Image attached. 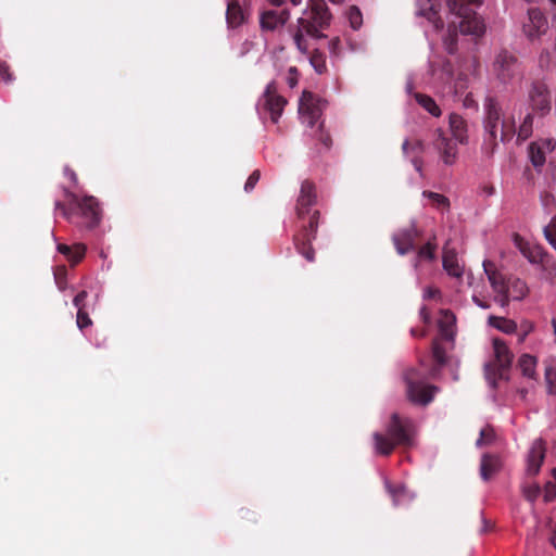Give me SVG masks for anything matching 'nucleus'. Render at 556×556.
Here are the masks:
<instances>
[{
    "instance_id": "1",
    "label": "nucleus",
    "mask_w": 556,
    "mask_h": 556,
    "mask_svg": "<svg viewBox=\"0 0 556 556\" xmlns=\"http://www.w3.org/2000/svg\"><path fill=\"white\" fill-rule=\"evenodd\" d=\"M441 1L442 0H416L417 15L426 17L435 30L444 26V22L439 14ZM444 1L447 8V34L443 38V43L446 51L453 54L456 51L458 34L480 37L484 33V24L475 12V9L481 4L482 0Z\"/></svg>"
},
{
    "instance_id": "2",
    "label": "nucleus",
    "mask_w": 556,
    "mask_h": 556,
    "mask_svg": "<svg viewBox=\"0 0 556 556\" xmlns=\"http://www.w3.org/2000/svg\"><path fill=\"white\" fill-rule=\"evenodd\" d=\"M331 14L324 0L313 2L302 16L298 18L292 38L296 49L308 56L309 64L317 74L327 72L326 55L318 50L309 54V45L306 37L323 38L320 30L330 23Z\"/></svg>"
},
{
    "instance_id": "3",
    "label": "nucleus",
    "mask_w": 556,
    "mask_h": 556,
    "mask_svg": "<svg viewBox=\"0 0 556 556\" xmlns=\"http://www.w3.org/2000/svg\"><path fill=\"white\" fill-rule=\"evenodd\" d=\"M483 128L485 132L483 150L492 155L501 142L509 140L516 132L514 123L504 119L500 103L488 97L483 103Z\"/></svg>"
},
{
    "instance_id": "4",
    "label": "nucleus",
    "mask_w": 556,
    "mask_h": 556,
    "mask_svg": "<svg viewBox=\"0 0 556 556\" xmlns=\"http://www.w3.org/2000/svg\"><path fill=\"white\" fill-rule=\"evenodd\" d=\"M415 431V424L412 419H402L397 414H392L387 426V435L379 432L372 434L376 454L388 456L396 445H413Z\"/></svg>"
},
{
    "instance_id": "5",
    "label": "nucleus",
    "mask_w": 556,
    "mask_h": 556,
    "mask_svg": "<svg viewBox=\"0 0 556 556\" xmlns=\"http://www.w3.org/2000/svg\"><path fill=\"white\" fill-rule=\"evenodd\" d=\"M286 104L287 100L277 92L276 83L270 81L256 103V111L261 118L269 116L273 123H277Z\"/></svg>"
},
{
    "instance_id": "6",
    "label": "nucleus",
    "mask_w": 556,
    "mask_h": 556,
    "mask_svg": "<svg viewBox=\"0 0 556 556\" xmlns=\"http://www.w3.org/2000/svg\"><path fill=\"white\" fill-rule=\"evenodd\" d=\"M420 377L419 371L414 368L405 371L404 379L407 386V396L413 403L427 405L433 400L438 388L422 384L419 381Z\"/></svg>"
},
{
    "instance_id": "7",
    "label": "nucleus",
    "mask_w": 556,
    "mask_h": 556,
    "mask_svg": "<svg viewBox=\"0 0 556 556\" xmlns=\"http://www.w3.org/2000/svg\"><path fill=\"white\" fill-rule=\"evenodd\" d=\"M492 71L502 84H509L521 75L520 65L516 56L505 50L496 54Z\"/></svg>"
},
{
    "instance_id": "8",
    "label": "nucleus",
    "mask_w": 556,
    "mask_h": 556,
    "mask_svg": "<svg viewBox=\"0 0 556 556\" xmlns=\"http://www.w3.org/2000/svg\"><path fill=\"white\" fill-rule=\"evenodd\" d=\"M326 101L317 98L309 91H303L299 101V114L304 124L308 127H314L320 118Z\"/></svg>"
},
{
    "instance_id": "9",
    "label": "nucleus",
    "mask_w": 556,
    "mask_h": 556,
    "mask_svg": "<svg viewBox=\"0 0 556 556\" xmlns=\"http://www.w3.org/2000/svg\"><path fill=\"white\" fill-rule=\"evenodd\" d=\"M319 212L314 211L308 220V225L304 226L302 232L294 237V245L300 254H302L308 262L315 260V252L309 245L312 240L316 238Z\"/></svg>"
},
{
    "instance_id": "10",
    "label": "nucleus",
    "mask_w": 556,
    "mask_h": 556,
    "mask_svg": "<svg viewBox=\"0 0 556 556\" xmlns=\"http://www.w3.org/2000/svg\"><path fill=\"white\" fill-rule=\"evenodd\" d=\"M432 144L439 152L442 162L445 165H453L457 159V146L453 142L441 128L433 132Z\"/></svg>"
},
{
    "instance_id": "11",
    "label": "nucleus",
    "mask_w": 556,
    "mask_h": 556,
    "mask_svg": "<svg viewBox=\"0 0 556 556\" xmlns=\"http://www.w3.org/2000/svg\"><path fill=\"white\" fill-rule=\"evenodd\" d=\"M529 100L532 110L541 115L547 114L552 109V99L547 86L542 81H535L529 90Z\"/></svg>"
},
{
    "instance_id": "12",
    "label": "nucleus",
    "mask_w": 556,
    "mask_h": 556,
    "mask_svg": "<svg viewBox=\"0 0 556 556\" xmlns=\"http://www.w3.org/2000/svg\"><path fill=\"white\" fill-rule=\"evenodd\" d=\"M555 147L556 140L552 138L539 139L530 143L528 148L529 159L538 170H541L544 166L547 154L551 153Z\"/></svg>"
},
{
    "instance_id": "13",
    "label": "nucleus",
    "mask_w": 556,
    "mask_h": 556,
    "mask_svg": "<svg viewBox=\"0 0 556 556\" xmlns=\"http://www.w3.org/2000/svg\"><path fill=\"white\" fill-rule=\"evenodd\" d=\"M483 269L493 291L496 293L495 301L502 307L507 306V282L504 277L495 270L493 264L489 261L483 262Z\"/></svg>"
},
{
    "instance_id": "14",
    "label": "nucleus",
    "mask_w": 556,
    "mask_h": 556,
    "mask_svg": "<svg viewBox=\"0 0 556 556\" xmlns=\"http://www.w3.org/2000/svg\"><path fill=\"white\" fill-rule=\"evenodd\" d=\"M419 237V231L416 228L415 224H412L409 227L400 229L394 232L392 236V240L396 252L400 255H405L408 252L415 249V240Z\"/></svg>"
},
{
    "instance_id": "15",
    "label": "nucleus",
    "mask_w": 556,
    "mask_h": 556,
    "mask_svg": "<svg viewBox=\"0 0 556 556\" xmlns=\"http://www.w3.org/2000/svg\"><path fill=\"white\" fill-rule=\"evenodd\" d=\"M316 203V192L314 185L308 181L304 180L301 185L300 194L296 201V215L300 219H303L306 215H309V217L313 215L311 214V206H313Z\"/></svg>"
},
{
    "instance_id": "16",
    "label": "nucleus",
    "mask_w": 556,
    "mask_h": 556,
    "mask_svg": "<svg viewBox=\"0 0 556 556\" xmlns=\"http://www.w3.org/2000/svg\"><path fill=\"white\" fill-rule=\"evenodd\" d=\"M547 20L539 9L528 10V21L523 23V31L530 39H534L546 31Z\"/></svg>"
},
{
    "instance_id": "17",
    "label": "nucleus",
    "mask_w": 556,
    "mask_h": 556,
    "mask_svg": "<svg viewBox=\"0 0 556 556\" xmlns=\"http://www.w3.org/2000/svg\"><path fill=\"white\" fill-rule=\"evenodd\" d=\"M515 244L520 253L533 265H541L547 255L541 245L527 241L521 237L515 238Z\"/></svg>"
},
{
    "instance_id": "18",
    "label": "nucleus",
    "mask_w": 556,
    "mask_h": 556,
    "mask_svg": "<svg viewBox=\"0 0 556 556\" xmlns=\"http://www.w3.org/2000/svg\"><path fill=\"white\" fill-rule=\"evenodd\" d=\"M545 457V445L541 439H536L531 444L527 455V473L535 476L541 468Z\"/></svg>"
},
{
    "instance_id": "19",
    "label": "nucleus",
    "mask_w": 556,
    "mask_h": 556,
    "mask_svg": "<svg viewBox=\"0 0 556 556\" xmlns=\"http://www.w3.org/2000/svg\"><path fill=\"white\" fill-rule=\"evenodd\" d=\"M290 13L287 10L276 11L269 10L262 13L260 23L261 27L265 30H275L276 28L283 26L289 20Z\"/></svg>"
},
{
    "instance_id": "20",
    "label": "nucleus",
    "mask_w": 556,
    "mask_h": 556,
    "mask_svg": "<svg viewBox=\"0 0 556 556\" xmlns=\"http://www.w3.org/2000/svg\"><path fill=\"white\" fill-rule=\"evenodd\" d=\"M443 268L450 276L459 278L464 273V265L460 264L455 251L446 244L443 249Z\"/></svg>"
},
{
    "instance_id": "21",
    "label": "nucleus",
    "mask_w": 556,
    "mask_h": 556,
    "mask_svg": "<svg viewBox=\"0 0 556 556\" xmlns=\"http://www.w3.org/2000/svg\"><path fill=\"white\" fill-rule=\"evenodd\" d=\"M448 125L453 138L460 144L468 142V127L466 121L458 114L452 113L448 117Z\"/></svg>"
},
{
    "instance_id": "22",
    "label": "nucleus",
    "mask_w": 556,
    "mask_h": 556,
    "mask_svg": "<svg viewBox=\"0 0 556 556\" xmlns=\"http://www.w3.org/2000/svg\"><path fill=\"white\" fill-rule=\"evenodd\" d=\"M83 215L88 219V226L94 227L100 222V207L93 197H86L78 203Z\"/></svg>"
},
{
    "instance_id": "23",
    "label": "nucleus",
    "mask_w": 556,
    "mask_h": 556,
    "mask_svg": "<svg viewBox=\"0 0 556 556\" xmlns=\"http://www.w3.org/2000/svg\"><path fill=\"white\" fill-rule=\"evenodd\" d=\"M384 486L392 497L394 506H405L414 500V494L402 484L394 486L386 479Z\"/></svg>"
},
{
    "instance_id": "24",
    "label": "nucleus",
    "mask_w": 556,
    "mask_h": 556,
    "mask_svg": "<svg viewBox=\"0 0 556 556\" xmlns=\"http://www.w3.org/2000/svg\"><path fill=\"white\" fill-rule=\"evenodd\" d=\"M492 344L497 366L502 369L508 368L513 362V353L506 342L494 338Z\"/></svg>"
},
{
    "instance_id": "25",
    "label": "nucleus",
    "mask_w": 556,
    "mask_h": 556,
    "mask_svg": "<svg viewBox=\"0 0 556 556\" xmlns=\"http://www.w3.org/2000/svg\"><path fill=\"white\" fill-rule=\"evenodd\" d=\"M455 316L450 311H441L439 319V330L443 339L453 341L455 336L454 325Z\"/></svg>"
},
{
    "instance_id": "26",
    "label": "nucleus",
    "mask_w": 556,
    "mask_h": 556,
    "mask_svg": "<svg viewBox=\"0 0 556 556\" xmlns=\"http://www.w3.org/2000/svg\"><path fill=\"white\" fill-rule=\"evenodd\" d=\"M402 150H403V153L406 155H408L409 152H413L415 154L414 157L412 159V163L414 165V168L419 174H421L422 161L418 155L421 154L425 150L424 142L421 140H417L413 144H410L408 139H405L402 144Z\"/></svg>"
},
{
    "instance_id": "27",
    "label": "nucleus",
    "mask_w": 556,
    "mask_h": 556,
    "mask_svg": "<svg viewBox=\"0 0 556 556\" xmlns=\"http://www.w3.org/2000/svg\"><path fill=\"white\" fill-rule=\"evenodd\" d=\"M244 16L236 0L227 1L226 21L229 27L236 28L243 23Z\"/></svg>"
},
{
    "instance_id": "28",
    "label": "nucleus",
    "mask_w": 556,
    "mask_h": 556,
    "mask_svg": "<svg viewBox=\"0 0 556 556\" xmlns=\"http://www.w3.org/2000/svg\"><path fill=\"white\" fill-rule=\"evenodd\" d=\"M528 293L526 282L520 279H514L507 282V304L510 300L520 301Z\"/></svg>"
},
{
    "instance_id": "29",
    "label": "nucleus",
    "mask_w": 556,
    "mask_h": 556,
    "mask_svg": "<svg viewBox=\"0 0 556 556\" xmlns=\"http://www.w3.org/2000/svg\"><path fill=\"white\" fill-rule=\"evenodd\" d=\"M415 100L417 103L425 109L429 114H431L434 117L441 116L442 112L437 102L429 96L415 92L413 93Z\"/></svg>"
},
{
    "instance_id": "30",
    "label": "nucleus",
    "mask_w": 556,
    "mask_h": 556,
    "mask_svg": "<svg viewBox=\"0 0 556 556\" xmlns=\"http://www.w3.org/2000/svg\"><path fill=\"white\" fill-rule=\"evenodd\" d=\"M500 463L497 457L483 455L480 464V475L483 480H489L491 476L498 469Z\"/></svg>"
},
{
    "instance_id": "31",
    "label": "nucleus",
    "mask_w": 556,
    "mask_h": 556,
    "mask_svg": "<svg viewBox=\"0 0 556 556\" xmlns=\"http://www.w3.org/2000/svg\"><path fill=\"white\" fill-rule=\"evenodd\" d=\"M519 368L525 377L533 379L535 377L536 359L530 354H523L518 362Z\"/></svg>"
},
{
    "instance_id": "32",
    "label": "nucleus",
    "mask_w": 556,
    "mask_h": 556,
    "mask_svg": "<svg viewBox=\"0 0 556 556\" xmlns=\"http://www.w3.org/2000/svg\"><path fill=\"white\" fill-rule=\"evenodd\" d=\"M489 323L493 327L507 334H511L517 330V324L514 320L504 317L490 316Z\"/></svg>"
},
{
    "instance_id": "33",
    "label": "nucleus",
    "mask_w": 556,
    "mask_h": 556,
    "mask_svg": "<svg viewBox=\"0 0 556 556\" xmlns=\"http://www.w3.org/2000/svg\"><path fill=\"white\" fill-rule=\"evenodd\" d=\"M345 17L353 30H358L362 27L363 14L358 7L351 5L345 12Z\"/></svg>"
},
{
    "instance_id": "34",
    "label": "nucleus",
    "mask_w": 556,
    "mask_h": 556,
    "mask_svg": "<svg viewBox=\"0 0 556 556\" xmlns=\"http://www.w3.org/2000/svg\"><path fill=\"white\" fill-rule=\"evenodd\" d=\"M532 125H533V117L530 113H528L525 116L523 122L519 126L518 131H517V136H518L519 140L525 141L526 139H528L531 136L532 130H533Z\"/></svg>"
},
{
    "instance_id": "35",
    "label": "nucleus",
    "mask_w": 556,
    "mask_h": 556,
    "mask_svg": "<svg viewBox=\"0 0 556 556\" xmlns=\"http://www.w3.org/2000/svg\"><path fill=\"white\" fill-rule=\"evenodd\" d=\"M434 250L435 245L431 242H427L422 245L418 251L417 257L414 262V267L417 268L419 260L432 261L434 258Z\"/></svg>"
},
{
    "instance_id": "36",
    "label": "nucleus",
    "mask_w": 556,
    "mask_h": 556,
    "mask_svg": "<svg viewBox=\"0 0 556 556\" xmlns=\"http://www.w3.org/2000/svg\"><path fill=\"white\" fill-rule=\"evenodd\" d=\"M422 195L430 199L432 201V204L437 208H448V206H450L448 199L443 194L432 192V191H424Z\"/></svg>"
},
{
    "instance_id": "37",
    "label": "nucleus",
    "mask_w": 556,
    "mask_h": 556,
    "mask_svg": "<svg viewBox=\"0 0 556 556\" xmlns=\"http://www.w3.org/2000/svg\"><path fill=\"white\" fill-rule=\"evenodd\" d=\"M544 237L548 243L556 250V217L543 229Z\"/></svg>"
},
{
    "instance_id": "38",
    "label": "nucleus",
    "mask_w": 556,
    "mask_h": 556,
    "mask_svg": "<svg viewBox=\"0 0 556 556\" xmlns=\"http://www.w3.org/2000/svg\"><path fill=\"white\" fill-rule=\"evenodd\" d=\"M73 251L70 255V258L68 261L73 264V265H76L77 263H79L83 257L85 256V253H86V245L83 244V243H76L72 247Z\"/></svg>"
},
{
    "instance_id": "39",
    "label": "nucleus",
    "mask_w": 556,
    "mask_h": 556,
    "mask_svg": "<svg viewBox=\"0 0 556 556\" xmlns=\"http://www.w3.org/2000/svg\"><path fill=\"white\" fill-rule=\"evenodd\" d=\"M540 493L541 489L536 483H531L523 486V495L530 502H534L540 495Z\"/></svg>"
},
{
    "instance_id": "40",
    "label": "nucleus",
    "mask_w": 556,
    "mask_h": 556,
    "mask_svg": "<svg viewBox=\"0 0 556 556\" xmlns=\"http://www.w3.org/2000/svg\"><path fill=\"white\" fill-rule=\"evenodd\" d=\"M76 324L80 330L91 326L92 321L85 308L77 309Z\"/></svg>"
},
{
    "instance_id": "41",
    "label": "nucleus",
    "mask_w": 556,
    "mask_h": 556,
    "mask_svg": "<svg viewBox=\"0 0 556 556\" xmlns=\"http://www.w3.org/2000/svg\"><path fill=\"white\" fill-rule=\"evenodd\" d=\"M541 267L544 271H546L549 276L556 278V260L546 255L544 262L541 264Z\"/></svg>"
},
{
    "instance_id": "42",
    "label": "nucleus",
    "mask_w": 556,
    "mask_h": 556,
    "mask_svg": "<svg viewBox=\"0 0 556 556\" xmlns=\"http://www.w3.org/2000/svg\"><path fill=\"white\" fill-rule=\"evenodd\" d=\"M545 379L548 387L549 393H556V369L546 368L545 369Z\"/></svg>"
},
{
    "instance_id": "43",
    "label": "nucleus",
    "mask_w": 556,
    "mask_h": 556,
    "mask_svg": "<svg viewBox=\"0 0 556 556\" xmlns=\"http://www.w3.org/2000/svg\"><path fill=\"white\" fill-rule=\"evenodd\" d=\"M432 356L439 365H443L446 362L445 351L438 342H434L432 345Z\"/></svg>"
},
{
    "instance_id": "44",
    "label": "nucleus",
    "mask_w": 556,
    "mask_h": 556,
    "mask_svg": "<svg viewBox=\"0 0 556 556\" xmlns=\"http://www.w3.org/2000/svg\"><path fill=\"white\" fill-rule=\"evenodd\" d=\"M287 85L292 89L294 88L299 83V72L296 67L291 66L288 70L287 76H286Z\"/></svg>"
},
{
    "instance_id": "45",
    "label": "nucleus",
    "mask_w": 556,
    "mask_h": 556,
    "mask_svg": "<svg viewBox=\"0 0 556 556\" xmlns=\"http://www.w3.org/2000/svg\"><path fill=\"white\" fill-rule=\"evenodd\" d=\"M260 177H261V173L258 169H255L250 176L249 178L247 179L245 181V185H244V190L245 192H250L253 190V188L255 187V185L257 184V181L260 180Z\"/></svg>"
},
{
    "instance_id": "46",
    "label": "nucleus",
    "mask_w": 556,
    "mask_h": 556,
    "mask_svg": "<svg viewBox=\"0 0 556 556\" xmlns=\"http://www.w3.org/2000/svg\"><path fill=\"white\" fill-rule=\"evenodd\" d=\"M556 497V485L553 482H547L544 488V501L552 502Z\"/></svg>"
},
{
    "instance_id": "47",
    "label": "nucleus",
    "mask_w": 556,
    "mask_h": 556,
    "mask_svg": "<svg viewBox=\"0 0 556 556\" xmlns=\"http://www.w3.org/2000/svg\"><path fill=\"white\" fill-rule=\"evenodd\" d=\"M88 296L87 291H80L73 300V304L77 309L85 308V301Z\"/></svg>"
},
{
    "instance_id": "48",
    "label": "nucleus",
    "mask_w": 556,
    "mask_h": 556,
    "mask_svg": "<svg viewBox=\"0 0 556 556\" xmlns=\"http://www.w3.org/2000/svg\"><path fill=\"white\" fill-rule=\"evenodd\" d=\"M466 88H467V85H466L463 76L459 75L452 92L454 96H458V94H462Z\"/></svg>"
},
{
    "instance_id": "49",
    "label": "nucleus",
    "mask_w": 556,
    "mask_h": 556,
    "mask_svg": "<svg viewBox=\"0 0 556 556\" xmlns=\"http://www.w3.org/2000/svg\"><path fill=\"white\" fill-rule=\"evenodd\" d=\"M0 77L5 81L12 80V75L10 73V67L5 62H0Z\"/></svg>"
},
{
    "instance_id": "50",
    "label": "nucleus",
    "mask_w": 556,
    "mask_h": 556,
    "mask_svg": "<svg viewBox=\"0 0 556 556\" xmlns=\"http://www.w3.org/2000/svg\"><path fill=\"white\" fill-rule=\"evenodd\" d=\"M341 48V40L340 38L336 37L329 41V50L332 54H339Z\"/></svg>"
},
{
    "instance_id": "51",
    "label": "nucleus",
    "mask_w": 556,
    "mask_h": 556,
    "mask_svg": "<svg viewBox=\"0 0 556 556\" xmlns=\"http://www.w3.org/2000/svg\"><path fill=\"white\" fill-rule=\"evenodd\" d=\"M56 249L60 253L64 254L67 257V260L70 258V255L73 251L72 247L66 244H58Z\"/></svg>"
},
{
    "instance_id": "52",
    "label": "nucleus",
    "mask_w": 556,
    "mask_h": 556,
    "mask_svg": "<svg viewBox=\"0 0 556 556\" xmlns=\"http://www.w3.org/2000/svg\"><path fill=\"white\" fill-rule=\"evenodd\" d=\"M438 294V290L437 289H433L431 287H427L425 290H424V293H422V298L424 299H432L434 298L435 295Z\"/></svg>"
},
{
    "instance_id": "53",
    "label": "nucleus",
    "mask_w": 556,
    "mask_h": 556,
    "mask_svg": "<svg viewBox=\"0 0 556 556\" xmlns=\"http://www.w3.org/2000/svg\"><path fill=\"white\" fill-rule=\"evenodd\" d=\"M253 48V42L250 40H245L240 50V56L245 55Z\"/></svg>"
},
{
    "instance_id": "54",
    "label": "nucleus",
    "mask_w": 556,
    "mask_h": 556,
    "mask_svg": "<svg viewBox=\"0 0 556 556\" xmlns=\"http://www.w3.org/2000/svg\"><path fill=\"white\" fill-rule=\"evenodd\" d=\"M551 64V60H549V53H542L541 56H540V65L542 67H548Z\"/></svg>"
},
{
    "instance_id": "55",
    "label": "nucleus",
    "mask_w": 556,
    "mask_h": 556,
    "mask_svg": "<svg viewBox=\"0 0 556 556\" xmlns=\"http://www.w3.org/2000/svg\"><path fill=\"white\" fill-rule=\"evenodd\" d=\"M419 314H420L421 319H422L425 323H429V320H430V314L428 313V311H427V307H426V306L420 307Z\"/></svg>"
},
{
    "instance_id": "56",
    "label": "nucleus",
    "mask_w": 556,
    "mask_h": 556,
    "mask_svg": "<svg viewBox=\"0 0 556 556\" xmlns=\"http://www.w3.org/2000/svg\"><path fill=\"white\" fill-rule=\"evenodd\" d=\"M464 105L466 108H477V103L469 94L466 96V98L464 100Z\"/></svg>"
},
{
    "instance_id": "57",
    "label": "nucleus",
    "mask_w": 556,
    "mask_h": 556,
    "mask_svg": "<svg viewBox=\"0 0 556 556\" xmlns=\"http://www.w3.org/2000/svg\"><path fill=\"white\" fill-rule=\"evenodd\" d=\"M64 174L65 176H67L73 182H76L77 181V176L76 174L70 169L67 166L64 168Z\"/></svg>"
},
{
    "instance_id": "58",
    "label": "nucleus",
    "mask_w": 556,
    "mask_h": 556,
    "mask_svg": "<svg viewBox=\"0 0 556 556\" xmlns=\"http://www.w3.org/2000/svg\"><path fill=\"white\" fill-rule=\"evenodd\" d=\"M472 301L475 302V304L481 308H489L490 305L483 301H481L478 296L473 295L472 296Z\"/></svg>"
},
{
    "instance_id": "59",
    "label": "nucleus",
    "mask_w": 556,
    "mask_h": 556,
    "mask_svg": "<svg viewBox=\"0 0 556 556\" xmlns=\"http://www.w3.org/2000/svg\"><path fill=\"white\" fill-rule=\"evenodd\" d=\"M55 210H60L64 216H67V211L60 201L55 202Z\"/></svg>"
},
{
    "instance_id": "60",
    "label": "nucleus",
    "mask_w": 556,
    "mask_h": 556,
    "mask_svg": "<svg viewBox=\"0 0 556 556\" xmlns=\"http://www.w3.org/2000/svg\"><path fill=\"white\" fill-rule=\"evenodd\" d=\"M530 330H531V328L525 330L522 333L519 334V338H518V342L519 343H522L526 340V338L529 334Z\"/></svg>"
},
{
    "instance_id": "61",
    "label": "nucleus",
    "mask_w": 556,
    "mask_h": 556,
    "mask_svg": "<svg viewBox=\"0 0 556 556\" xmlns=\"http://www.w3.org/2000/svg\"><path fill=\"white\" fill-rule=\"evenodd\" d=\"M486 430L482 429L480 431V438L477 440L476 444L477 446H481L483 444V437L485 435Z\"/></svg>"
},
{
    "instance_id": "62",
    "label": "nucleus",
    "mask_w": 556,
    "mask_h": 556,
    "mask_svg": "<svg viewBox=\"0 0 556 556\" xmlns=\"http://www.w3.org/2000/svg\"><path fill=\"white\" fill-rule=\"evenodd\" d=\"M54 278L60 290H64V283L59 278V273H54Z\"/></svg>"
},
{
    "instance_id": "63",
    "label": "nucleus",
    "mask_w": 556,
    "mask_h": 556,
    "mask_svg": "<svg viewBox=\"0 0 556 556\" xmlns=\"http://www.w3.org/2000/svg\"><path fill=\"white\" fill-rule=\"evenodd\" d=\"M413 88H414L413 80L408 79V81L406 83V92L410 94L413 92Z\"/></svg>"
},
{
    "instance_id": "64",
    "label": "nucleus",
    "mask_w": 556,
    "mask_h": 556,
    "mask_svg": "<svg viewBox=\"0 0 556 556\" xmlns=\"http://www.w3.org/2000/svg\"><path fill=\"white\" fill-rule=\"evenodd\" d=\"M551 324H552V327H553L554 336L556 337V318H553Z\"/></svg>"
}]
</instances>
